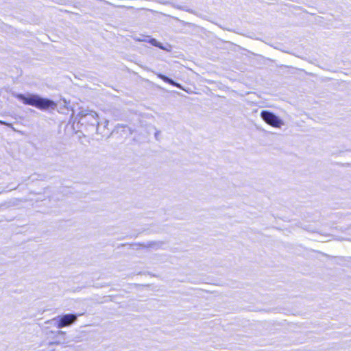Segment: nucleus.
Here are the masks:
<instances>
[{
  "instance_id": "obj_4",
  "label": "nucleus",
  "mask_w": 351,
  "mask_h": 351,
  "mask_svg": "<svg viewBox=\"0 0 351 351\" xmlns=\"http://www.w3.org/2000/svg\"><path fill=\"white\" fill-rule=\"evenodd\" d=\"M157 77L158 78H160V80H162L163 82H165L170 85H172L178 88H181V89L182 88L180 84L174 82L173 80H171V78L168 77L167 76H166L162 73H157Z\"/></svg>"
},
{
  "instance_id": "obj_2",
  "label": "nucleus",
  "mask_w": 351,
  "mask_h": 351,
  "mask_svg": "<svg viewBox=\"0 0 351 351\" xmlns=\"http://www.w3.org/2000/svg\"><path fill=\"white\" fill-rule=\"evenodd\" d=\"M261 117L268 125L279 128L283 125V121L274 113L263 110L261 112Z\"/></svg>"
},
{
  "instance_id": "obj_1",
  "label": "nucleus",
  "mask_w": 351,
  "mask_h": 351,
  "mask_svg": "<svg viewBox=\"0 0 351 351\" xmlns=\"http://www.w3.org/2000/svg\"><path fill=\"white\" fill-rule=\"evenodd\" d=\"M19 99L24 104L29 105L41 110H54L57 107V103L53 100L42 98L38 95H30L28 97L19 95Z\"/></svg>"
},
{
  "instance_id": "obj_3",
  "label": "nucleus",
  "mask_w": 351,
  "mask_h": 351,
  "mask_svg": "<svg viewBox=\"0 0 351 351\" xmlns=\"http://www.w3.org/2000/svg\"><path fill=\"white\" fill-rule=\"evenodd\" d=\"M77 320V315L74 314H66L59 317L57 322V328H62L68 326Z\"/></svg>"
}]
</instances>
